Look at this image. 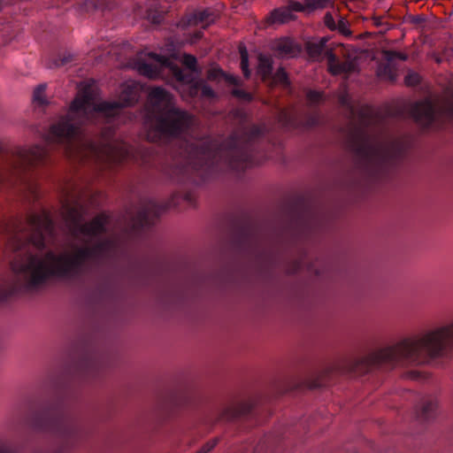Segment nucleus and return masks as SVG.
Returning a JSON list of instances; mask_svg holds the SVG:
<instances>
[{
    "mask_svg": "<svg viewBox=\"0 0 453 453\" xmlns=\"http://www.w3.org/2000/svg\"><path fill=\"white\" fill-rule=\"evenodd\" d=\"M344 26H345L344 21H343V20H341V21H340V27H343Z\"/></svg>",
    "mask_w": 453,
    "mask_h": 453,
    "instance_id": "42",
    "label": "nucleus"
},
{
    "mask_svg": "<svg viewBox=\"0 0 453 453\" xmlns=\"http://www.w3.org/2000/svg\"><path fill=\"white\" fill-rule=\"evenodd\" d=\"M227 81L230 84H233L234 86H239L240 85V79L235 77V76H229V77H227Z\"/></svg>",
    "mask_w": 453,
    "mask_h": 453,
    "instance_id": "36",
    "label": "nucleus"
},
{
    "mask_svg": "<svg viewBox=\"0 0 453 453\" xmlns=\"http://www.w3.org/2000/svg\"><path fill=\"white\" fill-rule=\"evenodd\" d=\"M182 42L183 41L178 40L169 41L162 54L150 52L148 59L138 58L134 62V68L149 78L164 77L165 73L171 74L188 89L190 96H196L198 94V80L196 79L195 73L196 58L190 55H184L185 67L180 66L176 62L180 56L177 46Z\"/></svg>",
    "mask_w": 453,
    "mask_h": 453,
    "instance_id": "5",
    "label": "nucleus"
},
{
    "mask_svg": "<svg viewBox=\"0 0 453 453\" xmlns=\"http://www.w3.org/2000/svg\"><path fill=\"white\" fill-rule=\"evenodd\" d=\"M354 150L362 164L376 175L388 174L404 156V149L400 143L375 142L366 136L356 141Z\"/></svg>",
    "mask_w": 453,
    "mask_h": 453,
    "instance_id": "8",
    "label": "nucleus"
},
{
    "mask_svg": "<svg viewBox=\"0 0 453 453\" xmlns=\"http://www.w3.org/2000/svg\"><path fill=\"white\" fill-rule=\"evenodd\" d=\"M23 418L31 429L51 434L63 441L73 439L76 434L75 423L69 415L52 411L46 403L37 398H29L26 401Z\"/></svg>",
    "mask_w": 453,
    "mask_h": 453,
    "instance_id": "7",
    "label": "nucleus"
},
{
    "mask_svg": "<svg viewBox=\"0 0 453 453\" xmlns=\"http://www.w3.org/2000/svg\"><path fill=\"white\" fill-rule=\"evenodd\" d=\"M423 21H424V19L421 16H416V17H413V19H412V22L415 24H419Z\"/></svg>",
    "mask_w": 453,
    "mask_h": 453,
    "instance_id": "39",
    "label": "nucleus"
},
{
    "mask_svg": "<svg viewBox=\"0 0 453 453\" xmlns=\"http://www.w3.org/2000/svg\"><path fill=\"white\" fill-rule=\"evenodd\" d=\"M442 357H453V321L405 337L392 346L372 352L360 360L367 370L397 365H421Z\"/></svg>",
    "mask_w": 453,
    "mask_h": 453,
    "instance_id": "4",
    "label": "nucleus"
},
{
    "mask_svg": "<svg viewBox=\"0 0 453 453\" xmlns=\"http://www.w3.org/2000/svg\"><path fill=\"white\" fill-rule=\"evenodd\" d=\"M199 151H200V166L202 165V155L203 153V148L202 146V144L200 143V149H199Z\"/></svg>",
    "mask_w": 453,
    "mask_h": 453,
    "instance_id": "41",
    "label": "nucleus"
},
{
    "mask_svg": "<svg viewBox=\"0 0 453 453\" xmlns=\"http://www.w3.org/2000/svg\"><path fill=\"white\" fill-rule=\"evenodd\" d=\"M255 406L250 400H234L225 406L220 413V418L228 421L238 418H250L254 415Z\"/></svg>",
    "mask_w": 453,
    "mask_h": 453,
    "instance_id": "13",
    "label": "nucleus"
},
{
    "mask_svg": "<svg viewBox=\"0 0 453 453\" xmlns=\"http://www.w3.org/2000/svg\"><path fill=\"white\" fill-rule=\"evenodd\" d=\"M199 88H200V92L203 94V95H211L213 93V91L209 88L204 83L203 81L200 79V85H199Z\"/></svg>",
    "mask_w": 453,
    "mask_h": 453,
    "instance_id": "33",
    "label": "nucleus"
},
{
    "mask_svg": "<svg viewBox=\"0 0 453 453\" xmlns=\"http://www.w3.org/2000/svg\"><path fill=\"white\" fill-rule=\"evenodd\" d=\"M103 369L102 361L96 358H89L84 362L81 370L86 377H96Z\"/></svg>",
    "mask_w": 453,
    "mask_h": 453,
    "instance_id": "21",
    "label": "nucleus"
},
{
    "mask_svg": "<svg viewBox=\"0 0 453 453\" xmlns=\"http://www.w3.org/2000/svg\"><path fill=\"white\" fill-rule=\"evenodd\" d=\"M405 82L409 86H416L420 82V77L416 73H410L405 77Z\"/></svg>",
    "mask_w": 453,
    "mask_h": 453,
    "instance_id": "31",
    "label": "nucleus"
},
{
    "mask_svg": "<svg viewBox=\"0 0 453 453\" xmlns=\"http://www.w3.org/2000/svg\"><path fill=\"white\" fill-rule=\"evenodd\" d=\"M239 52H240V58H241V69L242 71V73L246 79H249L251 74V71L250 69L249 65V53L244 45L239 46Z\"/></svg>",
    "mask_w": 453,
    "mask_h": 453,
    "instance_id": "23",
    "label": "nucleus"
},
{
    "mask_svg": "<svg viewBox=\"0 0 453 453\" xmlns=\"http://www.w3.org/2000/svg\"><path fill=\"white\" fill-rule=\"evenodd\" d=\"M306 98L312 105L318 104L323 98V94L316 90H309L306 94Z\"/></svg>",
    "mask_w": 453,
    "mask_h": 453,
    "instance_id": "30",
    "label": "nucleus"
},
{
    "mask_svg": "<svg viewBox=\"0 0 453 453\" xmlns=\"http://www.w3.org/2000/svg\"><path fill=\"white\" fill-rule=\"evenodd\" d=\"M216 445L215 441H210L203 445L202 448H200V453H207L211 451Z\"/></svg>",
    "mask_w": 453,
    "mask_h": 453,
    "instance_id": "34",
    "label": "nucleus"
},
{
    "mask_svg": "<svg viewBox=\"0 0 453 453\" xmlns=\"http://www.w3.org/2000/svg\"><path fill=\"white\" fill-rule=\"evenodd\" d=\"M228 242L230 248L237 252L247 251L256 239L253 223L244 215L234 214L229 219Z\"/></svg>",
    "mask_w": 453,
    "mask_h": 453,
    "instance_id": "10",
    "label": "nucleus"
},
{
    "mask_svg": "<svg viewBox=\"0 0 453 453\" xmlns=\"http://www.w3.org/2000/svg\"><path fill=\"white\" fill-rule=\"evenodd\" d=\"M273 50L275 51L279 58H293L297 57L301 51L302 48L299 43H297L293 39L284 37L277 40L273 46Z\"/></svg>",
    "mask_w": 453,
    "mask_h": 453,
    "instance_id": "14",
    "label": "nucleus"
},
{
    "mask_svg": "<svg viewBox=\"0 0 453 453\" xmlns=\"http://www.w3.org/2000/svg\"><path fill=\"white\" fill-rule=\"evenodd\" d=\"M309 121H310V126H315L317 121H318V119H317L316 117H311Z\"/></svg>",
    "mask_w": 453,
    "mask_h": 453,
    "instance_id": "40",
    "label": "nucleus"
},
{
    "mask_svg": "<svg viewBox=\"0 0 453 453\" xmlns=\"http://www.w3.org/2000/svg\"><path fill=\"white\" fill-rule=\"evenodd\" d=\"M234 116L236 118H240L242 121H244L246 119V114L241 111H235Z\"/></svg>",
    "mask_w": 453,
    "mask_h": 453,
    "instance_id": "38",
    "label": "nucleus"
},
{
    "mask_svg": "<svg viewBox=\"0 0 453 453\" xmlns=\"http://www.w3.org/2000/svg\"><path fill=\"white\" fill-rule=\"evenodd\" d=\"M45 89H46L45 83L38 85L35 88L34 93H33L34 101H35L36 103H38L40 104H44L46 103V100L44 97Z\"/></svg>",
    "mask_w": 453,
    "mask_h": 453,
    "instance_id": "27",
    "label": "nucleus"
},
{
    "mask_svg": "<svg viewBox=\"0 0 453 453\" xmlns=\"http://www.w3.org/2000/svg\"><path fill=\"white\" fill-rule=\"evenodd\" d=\"M437 401L434 397H424L416 408L417 418L420 421H429L436 415Z\"/></svg>",
    "mask_w": 453,
    "mask_h": 453,
    "instance_id": "15",
    "label": "nucleus"
},
{
    "mask_svg": "<svg viewBox=\"0 0 453 453\" xmlns=\"http://www.w3.org/2000/svg\"><path fill=\"white\" fill-rule=\"evenodd\" d=\"M141 90L140 83L129 80L121 84L117 102H105L98 98L94 81L81 82L66 115L51 125L46 143L59 146L64 154L81 162L149 165L153 157L150 148H135L119 138L108 137L119 123L121 109L136 103Z\"/></svg>",
    "mask_w": 453,
    "mask_h": 453,
    "instance_id": "2",
    "label": "nucleus"
},
{
    "mask_svg": "<svg viewBox=\"0 0 453 453\" xmlns=\"http://www.w3.org/2000/svg\"><path fill=\"white\" fill-rule=\"evenodd\" d=\"M219 17V11L213 7L200 8V29L213 24Z\"/></svg>",
    "mask_w": 453,
    "mask_h": 453,
    "instance_id": "20",
    "label": "nucleus"
},
{
    "mask_svg": "<svg viewBox=\"0 0 453 453\" xmlns=\"http://www.w3.org/2000/svg\"><path fill=\"white\" fill-rule=\"evenodd\" d=\"M198 22V17H197V14L195 12L192 16L187 18V19H181L178 26L185 30L190 27H193V26H196Z\"/></svg>",
    "mask_w": 453,
    "mask_h": 453,
    "instance_id": "29",
    "label": "nucleus"
},
{
    "mask_svg": "<svg viewBox=\"0 0 453 453\" xmlns=\"http://www.w3.org/2000/svg\"><path fill=\"white\" fill-rule=\"evenodd\" d=\"M412 119L422 127L439 125L441 119H453V88H447L445 96L438 104L430 99L416 102L410 110Z\"/></svg>",
    "mask_w": 453,
    "mask_h": 453,
    "instance_id": "9",
    "label": "nucleus"
},
{
    "mask_svg": "<svg viewBox=\"0 0 453 453\" xmlns=\"http://www.w3.org/2000/svg\"><path fill=\"white\" fill-rule=\"evenodd\" d=\"M191 125L190 115L175 106L171 94L161 87L151 89L145 119L147 139L169 145L173 162L164 174L177 183L196 181L198 145Z\"/></svg>",
    "mask_w": 453,
    "mask_h": 453,
    "instance_id": "3",
    "label": "nucleus"
},
{
    "mask_svg": "<svg viewBox=\"0 0 453 453\" xmlns=\"http://www.w3.org/2000/svg\"><path fill=\"white\" fill-rule=\"evenodd\" d=\"M0 453H14V451L10 445L0 442Z\"/></svg>",
    "mask_w": 453,
    "mask_h": 453,
    "instance_id": "35",
    "label": "nucleus"
},
{
    "mask_svg": "<svg viewBox=\"0 0 453 453\" xmlns=\"http://www.w3.org/2000/svg\"><path fill=\"white\" fill-rule=\"evenodd\" d=\"M329 2L330 0H305L304 4H301L297 1H290L288 6L273 10L266 21L269 25L283 24L294 19L293 12L313 11L324 8Z\"/></svg>",
    "mask_w": 453,
    "mask_h": 453,
    "instance_id": "12",
    "label": "nucleus"
},
{
    "mask_svg": "<svg viewBox=\"0 0 453 453\" xmlns=\"http://www.w3.org/2000/svg\"><path fill=\"white\" fill-rule=\"evenodd\" d=\"M257 74L264 81L273 77V60L270 56L260 53L258 55Z\"/></svg>",
    "mask_w": 453,
    "mask_h": 453,
    "instance_id": "18",
    "label": "nucleus"
},
{
    "mask_svg": "<svg viewBox=\"0 0 453 453\" xmlns=\"http://www.w3.org/2000/svg\"><path fill=\"white\" fill-rule=\"evenodd\" d=\"M137 4L141 9V15L146 18L153 24H159L163 19V12L157 9V3L150 1L146 6L142 7V3L138 2Z\"/></svg>",
    "mask_w": 453,
    "mask_h": 453,
    "instance_id": "17",
    "label": "nucleus"
},
{
    "mask_svg": "<svg viewBox=\"0 0 453 453\" xmlns=\"http://www.w3.org/2000/svg\"><path fill=\"white\" fill-rule=\"evenodd\" d=\"M382 57H383V59L386 60V61H394L395 59H400V60H403V61H406L408 59V56L404 53H402V52H397V51H395V50H383L382 51Z\"/></svg>",
    "mask_w": 453,
    "mask_h": 453,
    "instance_id": "25",
    "label": "nucleus"
},
{
    "mask_svg": "<svg viewBox=\"0 0 453 453\" xmlns=\"http://www.w3.org/2000/svg\"><path fill=\"white\" fill-rule=\"evenodd\" d=\"M47 161L48 150L42 146L9 147L0 142V195L16 192L35 196L34 172ZM63 207L69 233L85 244L73 252L56 254L48 247L55 226L44 211L21 218H0V237L12 256L14 274L13 279L0 278V303L16 294L38 290L50 277L72 280L93 272L116 256V242L104 236V216L86 222L78 201H65Z\"/></svg>",
    "mask_w": 453,
    "mask_h": 453,
    "instance_id": "1",
    "label": "nucleus"
},
{
    "mask_svg": "<svg viewBox=\"0 0 453 453\" xmlns=\"http://www.w3.org/2000/svg\"><path fill=\"white\" fill-rule=\"evenodd\" d=\"M89 2L96 8L103 7L104 5V3L101 0H89Z\"/></svg>",
    "mask_w": 453,
    "mask_h": 453,
    "instance_id": "37",
    "label": "nucleus"
},
{
    "mask_svg": "<svg viewBox=\"0 0 453 453\" xmlns=\"http://www.w3.org/2000/svg\"><path fill=\"white\" fill-rule=\"evenodd\" d=\"M73 60V56L70 54L65 55L62 58H54L49 64V68H57L60 66H65L69 64Z\"/></svg>",
    "mask_w": 453,
    "mask_h": 453,
    "instance_id": "26",
    "label": "nucleus"
},
{
    "mask_svg": "<svg viewBox=\"0 0 453 453\" xmlns=\"http://www.w3.org/2000/svg\"><path fill=\"white\" fill-rule=\"evenodd\" d=\"M265 128L252 125L250 128L234 132L223 143L229 165L236 171L261 164L265 159L262 143Z\"/></svg>",
    "mask_w": 453,
    "mask_h": 453,
    "instance_id": "6",
    "label": "nucleus"
},
{
    "mask_svg": "<svg viewBox=\"0 0 453 453\" xmlns=\"http://www.w3.org/2000/svg\"><path fill=\"white\" fill-rule=\"evenodd\" d=\"M378 73L380 76L386 77L391 81L395 79L396 76V67L395 65L394 61H386L384 63L380 64L378 67Z\"/></svg>",
    "mask_w": 453,
    "mask_h": 453,
    "instance_id": "22",
    "label": "nucleus"
},
{
    "mask_svg": "<svg viewBox=\"0 0 453 453\" xmlns=\"http://www.w3.org/2000/svg\"><path fill=\"white\" fill-rule=\"evenodd\" d=\"M325 23H326V27H329L330 29H334L335 28V23H334V17L329 12H327L325 15Z\"/></svg>",
    "mask_w": 453,
    "mask_h": 453,
    "instance_id": "32",
    "label": "nucleus"
},
{
    "mask_svg": "<svg viewBox=\"0 0 453 453\" xmlns=\"http://www.w3.org/2000/svg\"><path fill=\"white\" fill-rule=\"evenodd\" d=\"M280 440V438L278 434H265L253 449V453H265L271 451Z\"/></svg>",
    "mask_w": 453,
    "mask_h": 453,
    "instance_id": "19",
    "label": "nucleus"
},
{
    "mask_svg": "<svg viewBox=\"0 0 453 453\" xmlns=\"http://www.w3.org/2000/svg\"><path fill=\"white\" fill-rule=\"evenodd\" d=\"M267 81L285 87L289 85L288 73L283 67H280L274 73H273V77L268 79Z\"/></svg>",
    "mask_w": 453,
    "mask_h": 453,
    "instance_id": "24",
    "label": "nucleus"
},
{
    "mask_svg": "<svg viewBox=\"0 0 453 453\" xmlns=\"http://www.w3.org/2000/svg\"><path fill=\"white\" fill-rule=\"evenodd\" d=\"M166 209L167 205L160 204L157 201L150 199L146 202L139 212L141 220L144 224H149L151 218L158 217Z\"/></svg>",
    "mask_w": 453,
    "mask_h": 453,
    "instance_id": "16",
    "label": "nucleus"
},
{
    "mask_svg": "<svg viewBox=\"0 0 453 453\" xmlns=\"http://www.w3.org/2000/svg\"><path fill=\"white\" fill-rule=\"evenodd\" d=\"M232 95L235 96L236 98L242 100L244 102H251L254 99L253 95L250 92H248L246 90L241 89V88H234L232 90Z\"/></svg>",
    "mask_w": 453,
    "mask_h": 453,
    "instance_id": "28",
    "label": "nucleus"
},
{
    "mask_svg": "<svg viewBox=\"0 0 453 453\" xmlns=\"http://www.w3.org/2000/svg\"><path fill=\"white\" fill-rule=\"evenodd\" d=\"M326 39L322 38L318 42H310L307 51L311 58L319 59L326 58L329 72L334 75L352 73L356 69V64L352 60L340 61L336 55L326 48Z\"/></svg>",
    "mask_w": 453,
    "mask_h": 453,
    "instance_id": "11",
    "label": "nucleus"
}]
</instances>
